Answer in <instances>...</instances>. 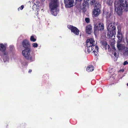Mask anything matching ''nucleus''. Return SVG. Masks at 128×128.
I'll use <instances>...</instances> for the list:
<instances>
[{
  "label": "nucleus",
  "mask_w": 128,
  "mask_h": 128,
  "mask_svg": "<svg viewBox=\"0 0 128 128\" xmlns=\"http://www.w3.org/2000/svg\"><path fill=\"white\" fill-rule=\"evenodd\" d=\"M116 34H114V33L110 32H108L107 35L108 38L114 40L115 38V35Z\"/></svg>",
  "instance_id": "12"
},
{
  "label": "nucleus",
  "mask_w": 128,
  "mask_h": 128,
  "mask_svg": "<svg viewBox=\"0 0 128 128\" xmlns=\"http://www.w3.org/2000/svg\"><path fill=\"white\" fill-rule=\"evenodd\" d=\"M113 24H112V22L109 24L107 28V30L108 32H113L114 34H116V28L112 25Z\"/></svg>",
  "instance_id": "7"
},
{
  "label": "nucleus",
  "mask_w": 128,
  "mask_h": 128,
  "mask_svg": "<svg viewBox=\"0 0 128 128\" xmlns=\"http://www.w3.org/2000/svg\"><path fill=\"white\" fill-rule=\"evenodd\" d=\"M107 3L109 5H111L112 3V0H107Z\"/></svg>",
  "instance_id": "19"
},
{
  "label": "nucleus",
  "mask_w": 128,
  "mask_h": 128,
  "mask_svg": "<svg viewBox=\"0 0 128 128\" xmlns=\"http://www.w3.org/2000/svg\"><path fill=\"white\" fill-rule=\"evenodd\" d=\"M30 39L31 41H32L34 42L36 40V39L34 38V37L33 36H31Z\"/></svg>",
  "instance_id": "23"
},
{
  "label": "nucleus",
  "mask_w": 128,
  "mask_h": 128,
  "mask_svg": "<svg viewBox=\"0 0 128 128\" xmlns=\"http://www.w3.org/2000/svg\"><path fill=\"white\" fill-rule=\"evenodd\" d=\"M127 85L128 86V83L127 84Z\"/></svg>",
  "instance_id": "37"
},
{
  "label": "nucleus",
  "mask_w": 128,
  "mask_h": 128,
  "mask_svg": "<svg viewBox=\"0 0 128 128\" xmlns=\"http://www.w3.org/2000/svg\"><path fill=\"white\" fill-rule=\"evenodd\" d=\"M21 10H22L24 8V6L23 5H22L21 6Z\"/></svg>",
  "instance_id": "31"
},
{
  "label": "nucleus",
  "mask_w": 128,
  "mask_h": 128,
  "mask_svg": "<svg viewBox=\"0 0 128 128\" xmlns=\"http://www.w3.org/2000/svg\"><path fill=\"white\" fill-rule=\"evenodd\" d=\"M74 0H64L65 6L66 8H70L73 6Z\"/></svg>",
  "instance_id": "8"
},
{
  "label": "nucleus",
  "mask_w": 128,
  "mask_h": 128,
  "mask_svg": "<svg viewBox=\"0 0 128 128\" xmlns=\"http://www.w3.org/2000/svg\"><path fill=\"white\" fill-rule=\"evenodd\" d=\"M50 1L49 6L51 13L54 16H56L59 11L57 8L58 6L57 0H50Z\"/></svg>",
  "instance_id": "2"
},
{
  "label": "nucleus",
  "mask_w": 128,
  "mask_h": 128,
  "mask_svg": "<svg viewBox=\"0 0 128 128\" xmlns=\"http://www.w3.org/2000/svg\"><path fill=\"white\" fill-rule=\"evenodd\" d=\"M100 10L99 9L94 8L93 11V14L95 16H97L100 14Z\"/></svg>",
  "instance_id": "14"
},
{
  "label": "nucleus",
  "mask_w": 128,
  "mask_h": 128,
  "mask_svg": "<svg viewBox=\"0 0 128 128\" xmlns=\"http://www.w3.org/2000/svg\"><path fill=\"white\" fill-rule=\"evenodd\" d=\"M85 20L87 23H88L89 22L90 20L88 18H87L85 19Z\"/></svg>",
  "instance_id": "26"
},
{
  "label": "nucleus",
  "mask_w": 128,
  "mask_h": 128,
  "mask_svg": "<svg viewBox=\"0 0 128 128\" xmlns=\"http://www.w3.org/2000/svg\"><path fill=\"white\" fill-rule=\"evenodd\" d=\"M93 52L94 55L95 56H96L97 55V52L95 50L93 51Z\"/></svg>",
  "instance_id": "27"
},
{
  "label": "nucleus",
  "mask_w": 128,
  "mask_h": 128,
  "mask_svg": "<svg viewBox=\"0 0 128 128\" xmlns=\"http://www.w3.org/2000/svg\"><path fill=\"white\" fill-rule=\"evenodd\" d=\"M68 28L72 32H73L74 34L76 35L79 34L80 31L76 27L69 25L68 26Z\"/></svg>",
  "instance_id": "6"
},
{
  "label": "nucleus",
  "mask_w": 128,
  "mask_h": 128,
  "mask_svg": "<svg viewBox=\"0 0 128 128\" xmlns=\"http://www.w3.org/2000/svg\"><path fill=\"white\" fill-rule=\"evenodd\" d=\"M121 42L119 41V40H118L117 42V47L119 50H123L126 48L124 45L120 43Z\"/></svg>",
  "instance_id": "9"
},
{
  "label": "nucleus",
  "mask_w": 128,
  "mask_h": 128,
  "mask_svg": "<svg viewBox=\"0 0 128 128\" xmlns=\"http://www.w3.org/2000/svg\"><path fill=\"white\" fill-rule=\"evenodd\" d=\"M118 31L117 37L118 38V40H119V41H121L122 38V34L121 32V30L120 28L119 29L118 28Z\"/></svg>",
  "instance_id": "13"
},
{
  "label": "nucleus",
  "mask_w": 128,
  "mask_h": 128,
  "mask_svg": "<svg viewBox=\"0 0 128 128\" xmlns=\"http://www.w3.org/2000/svg\"><path fill=\"white\" fill-rule=\"evenodd\" d=\"M86 1H84L83 2L82 4L84 8L86 7L87 5H88V3Z\"/></svg>",
  "instance_id": "21"
},
{
  "label": "nucleus",
  "mask_w": 128,
  "mask_h": 128,
  "mask_svg": "<svg viewBox=\"0 0 128 128\" xmlns=\"http://www.w3.org/2000/svg\"><path fill=\"white\" fill-rule=\"evenodd\" d=\"M4 58L3 60L4 62H6V61H7L8 60V58L7 57H6V56L5 55H4Z\"/></svg>",
  "instance_id": "24"
},
{
  "label": "nucleus",
  "mask_w": 128,
  "mask_h": 128,
  "mask_svg": "<svg viewBox=\"0 0 128 128\" xmlns=\"http://www.w3.org/2000/svg\"><path fill=\"white\" fill-rule=\"evenodd\" d=\"M126 48V49L125 48L126 50L124 52V54L125 55L128 56V48Z\"/></svg>",
  "instance_id": "22"
},
{
  "label": "nucleus",
  "mask_w": 128,
  "mask_h": 128,
  "mask_svg": "<svg viewBox=\"0 0 128 128\" xmlns=\"http://www.w3.org/2000/svg\"><path fill=\"white\" fill-rule=\"evenodd\" d=\"M104 28V25L103 24L100 22H98L96 24H95L94 31V32L99 30H102Z\"/></svg>",
  "instance_id": "5"
},
{
  "label": "nucleus",
  "mask_w": 128,
  "mask_h": 128,
  "mask_svg": "<svg viewBox=\"0 0 128 128\" xmlns=\"http://www.w3.org/2000/svg\"><path fill=\"white\" fill-rule=\"evenodd\" d=\"M6 50V47L4 45L0 44V50L2 52Z\"/></svg>",
  "instance_id": "18"
},
{
  "label": "nucleus",
  "mask_w": 128,
  "mask_h": 128,
  "mask_svg": "<svg viewBox=\"0 0 128 128\" xmlns=\"http://www.w3.org/2000/svg\"><path fill=\"white\" fill-rule=\"evenodd\" d=\"M112 48L113 49V50H116V49L115 48V47H114V46H113L112 47Z\"/></svg>",
  "instance_id": "32"
},
{
  "label": "nucleus",
  "mask_w": 128,
  "mask_h": 128,
  "mask_svg": "<svg viewBox=\"0 0 128 128\" xmlns=\"http://www.w3.org/2000/svg\"><path fill=\"white\" fill-rule=\"evenodd\" d=\"M30 48H26L22 51V54L26 58L29 60H31V57L30 55Z\"/></svg>",
  "instance_id": "4"
},
{
  "label": "nucleus",
  "mask_w": 128,
  "mask_h": 128,
  "mask_svg": "<svg viewBox=\"0 0 128 128\" xmlns=\"http://www.w3.org/2000/svg\"><path fill=\"white\" fill-rule=\"evenodd\" d=\"M86 32L88 34H90L92 32V26L90 25H88L86 26Z\"/></svg>",
  "instance_id": "11"
},
{
  "label": "nucleus",
  "mask_w": 128,
  "mask_h": 128,
  "mask_svg": "<svg viewBox=\"0 0 128 128\" xmlns=\"http://www.w3.org/2000/svg\"><path fill=\"white\" fill-rule=\"evenodd\" d=\"M32 72V70H30L29 71V72Z\"/></svg>",
  "instance_id": "34"
},
{
  "label": "nucleus",
  "mask_w": 128,
  "mask_h": 128,
  "mask_svg": "<svg viewBox=\"0 0 128 128\" xmlns=\"http://www.w3.org/2000/svg\"><path fill=\"white\" fill-rule=\"evenodd\" d=\"M23 47L26 48H30V44L28 41L26 40H24L22 42Z\"/></svg>",
  "instance_id": "10"
},
{
  "label": "nucleus",
  "mask_w": 128,
  "mask_h": 128,
  "mask_svg": "<svg viewBox=\"0 0 128 128\" xmlns=\"http://www.w3.org/2000/svg\"><path fill=\"white\" fill-rule=\"evenodd\" d=\"M102 44V46L104 48L105 50H106L108 48H109V46L107 44V43L106 41H102L101 42Z\"/></svg>",
  "instance_id": "15"
},
{
  "label": "nucleus",
  "mask_w": 128,
  "mask_h": 128,
  "mask_svg": "<svg viewBox=\"0 0 128 128\" xmlns=\"http://www.w3.org/2000/svg\"><path fill=\"white\" fill-rule=\"evenodd\" d=\"M94 4V8L100 9L101 8V6L98 2V3L96 2Z\"/></svg>",
  "instance_id": "16"
},
{
  "label": "nucleus",
  "mask_w": 128,
  "mask_h": 128,
  "mask_svg": "<svg viewBox=\"0 0 128 128\" xmlns=\"http://www.w3.org/2000/svg\"><path fill=\"white\" fill-rule=\"evenodd\" d=\"M122 72H123L124 71V70H122Z\"/></svg>",
  "instance_id": "35"
},
{
  "label": "nucleus",
  "mask_w": 128,
  "mask_h": 128,
  "mask_svg": "<svg viewBox=\"0 0 128 128\" xmlns=\"http://www.w3.org/2000/svg\"><path fill=\"white\" fill-rule=\"evenodd\" d=\"M32 46L33 47L35 48L37 47L38 46V44L36 43H34L32 44Z\"/></svg>",
  "instance_id": "25"
},
{
  "label": "nucleus",
  "mask_w": 128,
  "mask_h": 128,
  "mask_svg": "<svg viewBox=\"0 0 128 128\" xmlns=\"http://www.w3.org/2000/svg\"><path fill=\"white\" fill-rule=\"evenodd\" d=\"M42 1L43 2L44 0H42Z\"/></svg>",
  "instance_id": "36"
},
{
  "label": "nucleus",
  "mask_w": 128,
  "mask_h": 128,
  "mask_svg": "<svg viewBox=\"0 0 128 128\" xmlns=\"http://www.w3.org/2000/svg\"><path fill=\"white\" fill-rule=\"evenodd\" d=\"M82 0H76V1H78V2H80L82 1Z\"/></svg>",
  "instance_id": "33"
},
{
  "label": "nucleus",
  "mask_w": 128,
  "mask_h": 128,
  "mask_svg": "<svg viewBox=\"0 0 128 128\" xmlns=\"http://www.w3.org/2000/svg\"><path fill=\"white\" fill-rule=\"evenodd\" d=\"M94 67L92 66H90L87 67L86 70L88 72H91L94 70Z\"/></svg>",
  "instance_id": "17"
},
{
  "label": "nucleus",
  "mask_w": 128,
  "mask_h": 128,
  "mask_svg": "<svg viewBox=\"0 0 128 128\" xmlns=\"http://www.w3.org/2000/svg\"><path fill=\"white\" fill-rule=\"evenodd\" d=\"M124 4H118L114 5L115 10L116 13L119 16L122 14L123 11L124 10L126 11L128 10V4L127 2L125 1Z\"/></svg>",
  "instance_id": "1"
},
{
  "label": "nucleus",
  "mask_w": 128,
  "mask_h": 128,
  "mask_svg": "<svg viewBox=\"0 0 128 128\" xmlns=\"http://www.w3.org/2000/svg\"><path fill=\"white\" fill-rule=\"evenodd\" d=\"M86 45L88 48L87 52L90 53L91 51H92L93 49L97 50L98 52V47L97 46H96V42L94 40L93 38H91L89 40H87L86 42Z\"/></svg>",
  "instance_id": "3"
},
{
  "label": "nucleus",
  "mask_w": 128,
  "mask_h": 128,
  "mask_svg": "<svg viewBox=\"0 0 128 128\" xmlns=\"http://www.w3.org/2000/svg\"><path fill=\"white\" fill-rule=\"evenodd\" d=\"M128 64V62H127V61H125L124 62V65H125L126 64Z\"/></svg>",
  "instance_id": "28"
},
{
  "label": "nucleus",
  "mask_w": 128,
  "mask_h": 128,
  "mask_svg": "<svg viewBox=\"0 0 128 128\" xmlns=\"http://www.w3.org/2000/svg\"><path fill=\"white\" fill-rule=\"evenodd\" d=\"M117 53L116 52H114V55L115 57H116Z\"/></svg>",
  "instance_id": "30"
},
{
  "label": "nucleus",
  "mask_w": 128,
  "mask_h": 128,
  "mask_svg": "<svg viewBox=\"0 0 128 128\" xmlns=\"http://www.w3.org/2000/svg\"><path fill=\"white\" fill-rule=\"evenodd\" d=\"M124 0H119L120 2V4H123L122 3L124 2Z\"/></svg>",
  "instance_id": "29"
},
{
  "label": "nucleus",
  "mask_w": 128,
  "mask_h": 128,
  "mask_svg": "<svg viewBox=\"0 0 128 128\" xmlns=\"http://www.w3.org/2000/svg\"><path fill=\"white\" fill-rule=\"evenodd\" d=\"M89 1V2L92 5L94 4L96 2L95 0H90Z\"/></svg>",
  "instance_id": "20"
}]
</instances>
